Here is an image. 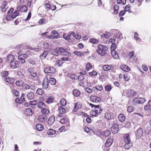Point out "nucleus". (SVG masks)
<instances>
[{
    "label": "nucleus",
    "instance_id": "5fc2aeb1",
    "mask_svg": "<svg viewBox=\"0 0 151 151\" xmlns=\"http://www.w3.org/2000/svg\"><path fill=\"white\" fill-rule=\"evenodd\" d=\"M124 80L125 81H128L130 79V77L127 73H125L124 76Z\"/></svg>",
    "mask_w": 151,
    "mask_h": 151
},
{
    "label": "nucleus",
    "instance_id": "aec40b11",
    "mask_svg": "<svg viewBox=\"0 0 151 151\" xmlns=\"http://www.w3.org/2000/svg\"><path fill=\"white\" fill-rule=\"evenodd\" d=\"M81 107L80 103H76L75 104L74 109L73 110V111L76 112L79 109L81 108Z\"/></svg>",
    "mask_w": 151,
    "mask_h": 151
},
{
    "label": "nucleus",
    "instance_id": "c03bdc74",
    "mask_svg": "<svg viewBox=\"0 0 151 151\" xmlns=\"http://www.w3.org/2000/svg\"><path fill=\"white\" fill-rule=\"evenodd\" d=\"M92 66L91 64L90 63L88 62L86 64V70H89L92 68Z\"/></svg>",
    "mask_w": 151,
    "mask_h": 151
},
{
    "label": "nucleus",
    "instance_id": "0eeeda50",
    "mask_svg": "<svg viewBox=\"0 0 151 151\" xmlns=\"http://www.w3.org/2000/svg\"><path fill=\"white\" fill-rule=\"evenodd\" d=\"M135 134L137 138H140L143 134V130L142 129L141 127L139 128L135 132Z\"/></svg>",
    "mask_w": 151,
    "mask_h": 151
},
{
    "label": "nucleus",
    "instance_id": "6ab92c4d",
    "mask_svg": "<svg viewBox=\"0 0 151 151\" xmlns=\"http://www.w3.org/2000/svg\"><path fill=\"white\" fill-rule=\"evenodd\" d=\"M49 83L48 78H47L44 79L42 83V86L44 89H46L47 88Z\"/></svg>",
    "mask_w": 151,
    "mask_h": 151
},
{
    "label": "nucleus",
    "instance_id": "20e7f679",
    "mask_svg": "<svg viewBox=\"0 0 151 151\" xmlns=\"http://www.w3.org/2000/svg\"><path fill=\"white\" fill-rule=\"evenodd\" d=\"M146 101L145 99L141 97L135 98L132 101L133 104L136 105L137 104H142Z\"/></svg>",
    "mask_w": 151,
    "mask_h": 151
},
{
    "label": "nucleus",
    "instance_id": "864d4df0",
    "mask_svg": "<svg viewBox=\"0 0 151 151\" xmlns=\"http://www.w3.org/2000/svg\"><path fill=\"white\" fill-rule=\"evenodd\" d=\"M81 75L78 76V80L80 81H83L84 79V78L83 76L82 75H84V74H82V72L80 73Z\"/></svg>",
    "mask_w": 151,
    "mask_h": 151
},
{
    "label": "nucleus",
    "instance_id": "4d7b16f0",
    "mask_svg": "<svg viewBox=\"0 0 151 151\" xmlns=\"http://www.w3.org/2000/svg\"><path fill=\"white\" fill-rule=\"evenodd\" d=\"M35 68L33 67L30 68L28 70V71L29 74L34 72L35 71L34 70Z\"/></svg>",
    "mask_w": 151,
    "mask_h": 151
},
{
    "label": "nucleus",
    "instance_id": "0e129e2a",
    "mask_svg": "<svg viewBox=\"0 0 151 151\" xmlns=\"http://www.w3.org/2000/svg\"><path fill=\"white\" fill-rule=\"evenodd\" d=\"M116 45L115 43H112L111 45V50H114L116 49Z\"/></svg>",
    "mask_w": 151,
    "mask_h": 151
},
{
    "label": "nucleus",
    "instance_id": "c9c22d12",
    "mask_svg": "<svg viewBox=\"0 0 151 151\" xmlns=\"http://www.w3.org/2000/svg\"><path fill=\"white\" fill-rule=\"evenodd\" d=\"M73 94L75 96L78 97L80 95V92L77 89H74L73 91Z\"/></svg>",
    "mask_w": 151,
    "mask_h": 151
},
{
    "label": "nucleus",
    "instance_id": "338daca9",
    "mask_svg": "<svg viewBox=\"0 0 151 151\" xmlns=\"http://www.w3.org/2000/svg\"><path fill=\"white\" fill-rule=\"evenodd\" d=\"M134 52L133 51L129 53L128 56L129 57V58H132L134 55Z\"/></svg>",
    "mask_w": 151,
    "mask_h": 151
},
{
    "label": "nucleus",
    "instance_id": "a18cd8bd",
    "mask_svg": "<svg viewBox=\"0 0 151 151\" xmlns=\"http://www.w3.org/2000/svg\"><path fill=\"white\" fill-rule=\"evenodd\" d=\"M138 33L135 32L134 33V37L135 40H137L138 42H140L141 41V39L140 38H139L138 37Z\"/></svg>",
    "mask_w": 151,
    "mask_h": 151
},
{
    "label": "nucleus",
    "instance_id": "9b49d317",
    "mask_svg": "<svg viewBox=\"0 0 151 151\" xmlns=\"http://www.w3.org/2000/svg\"><path fill=\"white\" fill-rule=\"evenodd\" d=\"M58 111L59 114L58 115V117H62V114L65 113L66 111V109L62 106L60 107Z\"/></svg>",
    "mask_w": 151,
    "mask_h": 151
},
{
    "label": "nucleus",
    "instance_id": "473e14b6",
    "mask_svg": "<svg viewBox=\"0 0 151 151\" xmlns=\"http://www.w3.org/2000/svg\"><path fill=\"white\" fill-rule=\"evenodd\" d=\"M48 81L49 83L52 85H55L56 83V81L53 78H50L48 79Z\"/></svg>",
    "mask_w": 151,
    "mask_h": 151
},
{
    "label": "nucleus",
    "instance_id": "680f3d73",
    "mask_svg": "<svg viewBox=\"0 0 151 151\" xmlns=\"http://www.w3.org/2000/svg\"><path fill=\"white\" fill-rule=\"evenodd\" d=\"M8 75V72L7 71H4L2 73V76L4 77H6Z\"/></svg>",
    "mask_w": 151,
    "mask_h": 151
},
{
    "label": "nucleus",
    "instance_id": "f03ea898",
    "mask_svg": "<svg viewBox=\"0 0 151 151\" xmlns=\"http://www.w3.org/2000/svg\"><path fill=\"white\" fill-rule=\"evenodd\" d=\"M97 53L101 56H104L106 54L105 51L108 49V47L106 46L99 44L97 46Z\"/></svg>",
    "mask_w": 151,
    "mask_h": 151
},
{
    "label": "nucleus",
    "instance_id": "f704fd0d",
    "mask_svg": "<svg viewBox=\"0 0 151 151\" xmlns=\"http://www.w3.org/2000/svg\"><path fill=\"white\" fill-rule=\"evenodd\" d=\"M48 54V52L47 51H45L43 52V54L41 55L40 56V58L41 59H44Z\"/></svg>",
    "mask_w": 151,
    "mask_h": 151
},
{
    "label": "nucleus",
    "instance_id": "a878e982",
    "mask_svg": "<svg viewBox=\"0 0 151 151\" xmlns=\"http://www.w3.org/2000/svg\"><path fill=\"white\" fill-rule=\"evenodd\" d=\"M111 54L114 59H118L119 58V55L115 50H111Z\"/></svg>",
    "mask_w": 151,
    "mask_h": 151
},
{
    "label": "nucleus",
    "instance_id": "13d9d810",
    "mask_svg": "<svg viewBox=\"0 0 151 151\" xmlns=\"http://www.w3.org/2000/svg\"><path fill=\"white\" fill-rule=\"evenodd\" d=\"M74 53L75 55L79 56H82L83 55V53L82 52L77 51H74Z\"/></svg>",
    "mask_w": 151,
    "mask_h": 151
},
{
    "label": "nucleus",
    "instance_id": "052dcab7",
    "mask_svg": "<svg viewBox=\"0 0 151 151\" xmlns=\"http://www.w3.org/2000/svg\"><path fill=\"white\" fill-rule=\"evenodd\" d=\"M111 89V87L110 85H107L105 87V89L107 91H109Z\"/></svg>",
    "mask_w": 151,
    "mask_h": 151
},
{
    "label": "nucleus",
    "instance_id": "cd10ccee",
    "mask_svg": "<svg viewBox=\"0 0 151 151\" xmlns=\"http://www.w3.org/2000/svg\"><path fill=\"white\" fill-rule=\"evenodd\" d=\"M47 120V118L43 116L40 115L38 118V120L40 122H44Z\"/></svg>",
    "mask_w": 151,
    "mask_h": 151
},
{
    "label": "nucleus",
    "instance_id": "1a4fd4ad",
    "mask_svg": "<svg viewBox=\"0 0 151 151\" xmlns=\"http://www.w3.org/2000/svg\"><path fill=\"white\" fill-rule=\"evenodd\" d=\"M19 62L14 60L10 62V65L13 68L15 69L19 67Z\"/></svg>",
    "mask_w": 151,
    "mask_h": 151
},
{
    "label": "nucleus",
    "instance_id": "774afa93",
    "mask_svg": "<svg viewBox=\"0 0 151 151\" xmlns=\"http://www.w3.org/2000/svg\"><path fill=\"white\" fill-rule=\"evenodd\" d=\"M31 12H29L27 18L25 19V21H27L29 20L31 18Z\"/></svg>",
    "mask_w": 151,
    "mask_h": 151
},
{
    "label": "nucleus",
    "instance_id": "69168bd1",
    "mask_svg": "<svg viewBox=\"0 0 151 151\" xmlns=\"http://www.w3.org/2000/svg\"><path fill=\"white\" fill-rule=\"evenodd\" d=\"M131 6L129 5H128L126 6L124 10H125L126 12L128 11L129 12H130V11H129L130 8Z\"/></svg>",
    "mask_w": 151,
    "mask_h": 151
},
{
    "label": "nucleus",
    "instance_id": "412c9836",
    "mask_svg": "<svg viewBox=\"0 0 151 151\" xmlns=\"http://www.w3.org/2000/svg\"><path fill=\"white\" fill-rule=\"evenodd\" d=\"M113 139H111L110 137H109L105 143V145L106 147H108L110 146L111 145Z\"/></svg>",
    "mask_w": 151,
    "mask_h": 151
},
{
    "label": "nucleus",
    "instance_id": "dca6fc26",
    "mask_svg": "<svg viewBox=\"0 0 151 151\" xmlns=\"http://www.w3.org/2000/svg\"><path fill=\"white\" fill-rule=\"evenodd\" d=\"M55 120V116H51L49 118L48 122L47 124L49 126L52 125V124L53 123Z\"/></svg>",
    "mask_w": 151,
    "mask_h": 151
},
{
    "label": "nucleus",
    "instance_id": "393cba45",
    "mask_svg": "<svg viewBox=\"0 0 151 151\" xmlns=\"http://www.w3.org/2000/svg\"><path fill=\"white\" fill-rule=\"evenodd\" d=\"M25 114L27 116H31L33 114L32 110L30 109H26L24 110Z\"/></svg>",
    "mask_w": 151,
    "mask_h": 151
},
{
    "label": "nucleus",
    "instance_id": "ddd939ff",
    "mask_svg": "<svg viewBox=\"0 0 151 151\" xmlns=\"http://www.w3.org/2000/svg\"><path fill=\"white\" fill-rule=\"evenodd\" d=\"M111 130L113 134L117 133L119 131V126L117 124H115L112 126Z\"/></svg>",
    "mask_w": 151,
    "mask_h": 151
},
{
    "label": "nucleus",
    "instance_id": "7ed1b4c3",
    "mask_svg": "<svg viewBox=\"0 0 151 151\" xmlns=\"http://www.w3.org/2000/svg\"><path fill=\"white\" fill-rule=\"evenodd\" d=\"M59 54L67 56H69L71 55V53L68 52V50L66 48L60 47L58 49Z\"/></svg>",
    "mask_w": 151,
    "mask_h": 151
},
{
    "label": "nucleus",
    "instance_id": "2eb2a0df",
    "mask_svg": "<svg viewBox=\"0 0 151 151\" xmlns=\"http://www.w3.org/2000/svg\"><path fill=\"white\" fill-rule=\"evenodd\" d=\"M60 122L62 124L65 123L66 127L68 126L70 124L69 120L66 117L61 119L60 121Z\"/></svg>",
    "mask_w": 151,
    "mask_h": 151
},
{
    "label": "nucleus",
    "instance_id": "3c124183",
    "mask_svg": "<svg viewBox=\"0 0 151 151\" xmlns=\"http://www.w3.org/2000/svg\"><path fill=\"white\" fill-rule=\"evenodd\" d=\"M60 102L61 105L62 106H65L66 104V100L64 99H61Z\"/></svg>",
    "mask_w": 151,
    "mask_h": 151
},
{
    "label": "nucleus",
    "instance_id": "b1692460",
    "mask_svg": "<svg viewBox=\"0 0 151 151\" xmlns=\"http://www.w3.org/2000/svg\"><path fill=\"white\" fill-rule=\"evenodd\" d=\"M26 96L29 100H30L34 99L35 95L33 92H31L27 93Z\"/></svg>",
    "mask_w": 151,
    "mask_h": 151
},
{
    "label": "nucleus",
    "instance_id": "09e8293b",
    "mask_svg": "<svg viewBox=\"0 0 151 151\" xmlns=\"http://www.w3.org/2000/svg\"><path fill=\"white\" fill-rule=\"evenodd\" d=\"M4 81H5L9 82V83H12L13 79L10 77L4 79Z\"/></svg>",
    "mask_w": 151,
    "mask_h": 151
},
{
    "label": "nucleus",
    "instance_id": "6e6552de",
    "mask_svg": "<svg viewBox=\"0 0 151 151\" xmlns=\"http://www.w3.org/2000/svg\"><path fill=\"white\" fill-rule=\"evenodd\" d=\"M137 92L132 89H128L127 91V95L129 98L132 97L136 96Z\"/></svg>",
    "mask_w": 151,
    "mask_h": 151
},
{
    "label": "nucleus",
    "instance_id": "a211bd4d",
    "mask_svg": "<svg viewBox=\"0 0 151 151\" xmlns=\"http://www.w3.org/2000/svg\"><path fill=\"white\" fill-rule=\"evenodd\" d=\"M120 68L121 70L126 72H128L130 70L129 67L125 64L121 65L120 66Z\"/></svg>",
    "mask_w": 151,
    "mask_h": 151
},
{
    "label": "nucleus",
    "instance_id": "4468645a",
    "mask_svg": "<svg viewBox=\"0 0 151 151\" xmlns=\"http://www.w3.org/2000/svg\"><path fill=\"white\" fill-rule=\"evenodd\" d=\"M105 118L108 120H111L114 118V114L111 113H106L104 115Z\"/></svg>",
    "mask_w": 151,
    "mask_h": 151
},
{
    "label": "nucleus",
    "instance_id": "5701e85b",
    "mask_svg": "<svg viewBox=\"0 0 151 151\" xmlns=\"http://www.w3.org/2000/svg\"><path fill=\"white\" fill-rule=\"evenodd\" d=\"M101 135L105 137H108L111 134L110 131L109 130H107L101 133Z\"/></svg>",
    "mask_w": 151,
    "mask_h": 151
},
{
    "label": "nucleus",
    "instance_id": "8fccbe9b",
    "mask_svg": "<svg viewBox=\"0 0 151 151\" xmlns=\"http://www.w3.org/2000/svg\"><path fill=\"white\" fill-rule=\"evenodd\" d=\"M12 92L14 95L16 96H18L19 95V92L16 90H12Z\"/></svg>",
    "mask_w": 151,
    "mask_h": 151
},
{
    "label": "nucleus",
    "instance_id": "e433bc0d",
    "mask_svg": "<svg viewBox=\"0 0 151 151\" xmlns=\"http://www.w3.org/2000/svg\"><path fill=\"white\" fill-rule=\"evenodd\" d=\"M14 55L12 54L9 55L6 58L7 60L10 61H11L14 60Z\"/></svg>",
    "mask_w": 151,
    "mask_h": 151
},
{
    "label": "nucleus",
    "instance_id": "37998d69",
    "mask_svg": "<svg viewBox=\"0 0 151 151\" xmlns=\"http://www.w3.org/2000/svg\"><path fill=\"white\" fill-rule=\"evenodd\" d=\"M89 42L93 44H97L99 43V41L95 38H91L89 40Z\"/></svg>",
    "mask_w": 151,
    "mask_h": 151
},
{
    "label": "nucleus",
    "instance_id": "79ce46f5",
    "mask_svg": "<svg viewBox=\"0 0 151 151\" xmlns=\"http://www.w3.org/2000/svg\"><path fill=\"white\" fill-rule=\"evenodd\" d=\"M27 61L32 65H35V61L31 58L28 59L27 60Z\"/></svg>",
    "mask_w": 151,
    "mask_h": 151
},
{
    "label": "nucleus",
    "instance_id": "f3484780",
    "mask_svg": "<svg viewBox=\"0 0 151 151\" xmlns=\"http://www.w3.org/2000/svg\"><path fill=\"white\" fill-rule=\"evenodd\" d=\"M114 68V66L111 65H106L103 67V69L105 71H108L112 70Z\"/></svg>",
    "mask_w": 151,
    "mask_h": 151
},
{
    "label": "nucleus",
    "instance_id": "4be33fe9",
    "mask_svg": "<svg viewBox=\"0 0 151 151\" xmlns=\"http://www.w3.org/2000/svg\"><path fill=\"white\" fill-rule=\"evenodd\" d=\"M46 98L44 99L45 101L47 104H49L53 102V98L52 96L46 97Z\"/></svg>",
    "mask_w": 151,
    "mask_h": 151
},
{
    "label": "nucleus",
    "instance_id": "f257e3e1",
    "mask_svg": "<svg viewBox=\"0 0 151 151\" xmlns=\"http://www.w3.org/2000/svg\"><path fill=\"white\" fill-rule=\"evenodd\" d=\"M123 140L124 144V148L126 149H129L130 148L132 145L131 142L130 138L128 134H126L124 135Z\"/></svg>",
    "mask_w": 151,
    "mask_h": 151
},
{
    "label": "nucleus",
    "instance_id": "49530a36",
    "mask_svg": "<svg viewBox=\"0 0 151 151\" xmlns=\"http://www.w3.org/2000/svg\"><path fill=\"white\" fill-rule=\"evenodd\" d=\"M24 82L22 81H17L16 82V85L18 86H23Z\"/></svg>",
    "mask_w": 151,
    "mask_h": 151
},
{
    "label": "nucleus",
    "instance_id": "de8ad7c7",
    "mask_svg": "<svg viewBox=\"0 0 151 151\" xmlns=\"http://www.w3.org/2000/svg\"><path fill=\"white\" fill-rule=\"evenodd\" d=\"M90 114L91 115L93 116H97L98 115V114L97 113V112H96L95 111H91L90 112Z\"/></svg>",
    "mask_w": 151,
    "mask_h": 151
},
{
    "label": "nucleus",
    "instance_id": "423d86ee",
    "mask_svg": "<svg viewBox=\"0 0 151 151\" xmlns=\"http://www.w3.org/2000/svg\"><path fill=\"white\" fill-rule=\"evenodd\" d=\"M89 105L92 108L94 107L95 111L96 112H97L99 114H100L102 111V109L99 105H95L91 103H89Z\"/></svg>",
    "mask_w": 151,
    "mask_h": 151
},
{
    "label": "nucleus",
    "instance_id": "6e6d98bb",
    "mask_svg": "<svg viewBox=\"0 0 151 151\" xmlns=\"http://www.w3.org/2000/svg\"><path fill=\"white\" fill-rule=\"evenodd\" d=\"M117 2L118 4H125L126 3V0H117Z\"/></svg>",
    "mask_w": 151,
    "mask_h": 151
},
{
    "label": "nucleus",
    "instance_id": "ea45409f",
    "mask_svg": "<svg viewBox=\"0 0 151 151\" xmlns=\"http://www.w3.org/2000/svg\"><path fill=\"white\" fill-rule=\"evenodd\" d=\"M55 131L52 129H49L47 132V133L49 135H52L55 134Z\"/></svg>",
    "mask_w": 151,
    "mask_h": 151
},
{
    "label": "nucleus",
    "instance_id": "2f4dec72",
    "mask_svg": "<svg viewBox=\"0 0 151 151\" xmlns=\"http://www.w3.org/2000/svg\"><path fill=\"white\" fill-rule=\"evenodd\" d=\"M41 113L44 115H48L50 114L49 110L47 109L44 108L42 109L41 111Z\"/></svg>",
    "mask_w": 151,
    "mask_h": 151
},
{
    "label": "nucleus",
    "instance_id": "4c0bfd02",
    "mask_svg": "<svg viewBox=\"0 0 151 151\" xmlns=\"http://www.w3.org/2000/svg\"><path fill=\"white\" fill-rule=\"evenodd\" d=\"M36 128L39 131H41L43 129V126L40 124H38L36 125Z\"/></svg>",
    "mask_w": 151,
    "mask_h": 151
},
{
    "label": "nucleus",
    "instance_id": "72a5a7b5",
    "mask_svg": "<svg viewBox=\"0 0 151 151\" xmlns=\"http://www.w3.org/2000/svg\"><path fill=\"white\" fill-rule=\"evenodd\" d=\"M110 33L106 32L104 34H103L101 35L102 38L104 37L106 39H108L110 37Z\"/></svg>",
    "mask_w": 151,
    "mask_h": 151
},
{
    "label": "nucleus",
    "instance_id": "9d476101",
    "mask_svg": "<svg viewBox=\"0 0 151 151\" xmlns=\"http://www.w3.org/2000/svg\"><path fill=\"white\" fill-rule=\"evenodd\" d=\"M90 100L92 102L96 103L100 102L101 99L99 97L95 96H91L90 97Z\"/></svg>",
    "mask_w": 151,
    "mask_h": 151
},
{
    "label": "nucleus",
    "instance_id": "58836bf2",
    "mask_svg": "<svg viewBox=\"0 0 151 151\" xmlns=\"http://www.w3.org/2000/svg\"><path fill=\"white\" fill-rule=\"evenodd\" d=\"M22 54L23 55V58H26L28 57H29L30 54V51H27L26 53H22Z\"/></svg>",
    "mask_w": 151,
    "mask_h": 151
},
{
    "label": "nucleus",
    "instance_id": "a19ab883",
    "mask_svg": "<svg viewBox=\"0 0 151 151\" xmlns=\"http://www.w3.org/2000/svg\"><path fill=\"white\" fill-rule=\"evenodd\" d=\"M44 93V91L41 88L38 89L36 91V93L37 94L39 95H41Z\"/></svg>",
    "mask_w": 151,
    "mask_h": 151
},
{
    "label": "nucleus",
    "instance_id": "e2e57ef3",
    "mask_svg": "<svg viewBox=\"0 0 151 151\" xmlns=\"http://www.w3.org/2000/svg\"><path fill=\"white\" fill-rule=\"evenodd\" d=\"M30 105H36L37 103V101L36 100L30 101L29 102Z\"/></svg>",
    "mask_w": 151,
    "mask_h": 151
},
{
    "label": "nucleus",
    "instance_id": "bf43d9fd",
    "mask_svg": "<svg viewBox=\"0 0 151 151\" xmlns=\"http://www.w3.org/2000/svg\"><path fill=\"white\" fill-rule=\"evenodd\" d=\"M57 51L54 49H53L52 50V54L56 55L57 56L58 54H59V52L58 51V49L57 50Z\"/></svg>",
    "mask_w": 151,
    "mask_h": 151
},
{
    "label": "nucleus",
    "instance_id": "f8f14e48",
    "mask_svg": "<svg viewBox=\"0 0 151 151\" xmlns=\"http://www.w3.org/2000/svg\"><path fill=\"white\" fill-rule=\"evenodd\" d=\"M44 72L45 73H54L55 71V69L52 67H48L45 69Z\"/></svg>",
    "mask_w": 151,
    "mask_h": 151
},
{
    "label": "nucleus",
    "instance_id": "7c9ffc66",
    "mask_svg": "<svg viewBox=\"0 0 151 151\" xmlns=\"http://www.w3.org/2000/svg\"><path fill=\"white\" fill-rule=\"evenodd\" d=\"M103 88V87L101 86L98 85L96 87H93V90L95 91L97 90L101 91L102 90Z\"/></svg>",
    "mask_w": 151,
    "mask_h": 151
},
{
    "label": "nucleus",
    "instance_id": "39448f33",
    "mask_svg": "<svg viewBox=\"0 0 151 151\" xmlns=\"http://www.w3.org/2000/svg\"><path fill=\"white\" fill-rule=\"evenodd\" d=\"M17 10L21 12H27L28 8L26 5H18L17 7Z\"/></svg>",
    "mask_w": 151,
    "mask_h": 151
},
{
    "label": "nucleus",
    "instance_id": "c85d7f7f",
    "mask_svg": "<svg viewBox=\"0 0 151 151\" xmlns=\"http://www.w3.org/2000/svg\"><path fill=\"white\" fill-rule=\"evenodd\" d=\"M37 105L38 107L40 109H43V108L45 107V105L44 103L40 101L38 102L37 101Z\"/></svg>",
    "mask_w": 151,
    "mask_h": 151
},
{
    "label": "nucleus",
    "instance_id": "bb28decb",
    "mask_svg": "<svg viewBox=\"0 0 151 151\" xmlns=\"http://www.w3.org/2000/svg\"><path fill=\"white\" fill-rule=\"evenodd\" d=\"M118 119L119 121L123 122L125 121V117L124 115L121 114L119 115Z\"/></svg>",
    "mask_w": 151,
    "mask_h": 151
},
{
    "label": "nucleus",
    "instance_id": "603ef678",
    "mask_svg": "<svg viewBox=\"0 0 151 151\" xmlns=\"http://www.w3.org/2000/svg\"><path fill=\"white\" fill-rule=\"evenodd\" d=\"M89 75L92 76H96L97 75V73L95 71L93 70L92 72L89 73Z\"/></svg>",
    "mask_w": 151,
    "mask_h": 151
},
{
    "label": "nucleus",
    "instance_id": "c756f323",
    "mask_svg": "<svg viewBox=\"0 0 151 151\" xmlns=\"http://www.w3.org/2000/svg\"><path fill=\"white\" fill-rule=\"evenodd\" d=\"M51 33L55 37L54 38L58 39L60 37L59 33L55 30H52L51 32Z\"/></svg>",
    "mask_w": 151,
    "mask_h": 151
}]
</instances>
